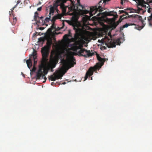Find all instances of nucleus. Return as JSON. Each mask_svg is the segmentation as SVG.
<instances>
[{
    "mask_svg": "<svg viewBox=\"0 0 152 152\" xmlns=\"http://www.w3.org/2000/svg\"><path fill=\"white\" fill-rule=\"evenodd\" d=\"M74 29L75 30V33L74 35V38H72V39L74 43L70 45L71 47L70 50L77 52L78 55L80 56H83L87 58L92 56L94 54V53H91L90 50L82 48V44L80 41L78 40L83 35L82 29L77 26H74Z\"/></svg>",
    "mask_w": 152,
    "mask_h": 152,
    "instance_id": "1",
    "label": "nucleus"
},
{
    "mask_svg": "<svg viewBox=\"0 0 152 152\" xmlns=\"http://www.w3.org/2000/svg\"><path fill=\"white\" fill-rule=\"evenodd\" d=\"M74 61H75V59L73 56L67 57L66 60H62L61 61L62 65L61 69L56 71L51 75L50 79L52 81H55L56 79H61L66 71L76 64Z\"/></svg>",
    "mask_w": 152,
    "mask_h": 152,
    "instance_id": "2",
    "label": "nucleus"
},
{
    "mask_svg": "<svg viewBox=\"0 0 152 152\" xmlns=\"http://www.w3.org/2000/svg\"><path fill=\"white\" fill-rule=\"evenodd\" d=\"M110 0H104L102 2V1H101L98 4L95 6L91 7L90 8V16H93L96 14V16L93 17L96 18L98 21H102L104 20V18L107 16L113 15L112 14V12H102L103 10V8L101 6L105 1H108Z\"/></svg>",
    "mask_w": 152,
    "mask_h": 152,
    "instance_id": "3",
    "label": "nucleus"
},
{
    "mask_svg": "<svg viewBox=\"0 0 152 152\" xmlns=\"http://www.w3.org/2000/svg\"><path fill=\"white\" fill-rule=\"evenodd\" d=\"M48 59L47 57H42V59L41 62V64L42 66L45 67L43 69L42 66H40L36 74V77L37 79H40L42 77V74L46 75L48 73V71L50 70V67H49L48 69L47 67V61Z\"/></svg>",
    "mask_w": 152,
    "mask_h": 152,
    "instance_id": "4",
    "label": "nucleus"
},
{
    "mask_svg": "<svg viewBox=\"0 0 152 152\" xmlns=\"http://www.w3.org/2000/svg\"><path fill=\"white\" fill-rule=\"evenodd\" d=\"M121 39L120 38L116 39L113 40L111 38H109L107 37H106L102 39L101 41L103 45L105 44L107 47L109 48H113L115 47L116 45H120L121 43L120 41Z\"/></svg>",
    "mask_w": 152,
    "mask_h": 152,
    "instance_id": "5",
    "label": "nucleus"
},
{
    "mask_svg": "<svg viewBox=\"0 0 152 152\" xmlns=\"http://www.w3.org/2000/svg\"><path fill=\"white\" fill-rule=\"evenodd\" d=\"M52 44V40L51 38L47 40L46 45L43 47L41 50V52L42 57L48 58L49 53V49Z\"/></svg>",
    "mask_w": 152,
    "mask_h": 152,
    "instance_id": "6",
    "label": "nucleus"
},
{
    "mask_svg": "<svg viewBox=\"0 0 152 152\" xmlns=\"http://www.w3.org/2000/svg\"><path fill=\"white\" fill-rule=\"evenodd\" d=\"M58 61V55H56L54 56H51L49 62H48L47 61V68L48 69L49 66L50 67V70H51V72H53V69L56 67Z\"/></svg>",
    "mask_w": 152,
    "mask_h": 152,
    "instance_id": "7",
    "label": "nucleus"
},
{
    "mask_svg": "<svg viewBox=\"0 0 152 152\" xmlns=\"http://www.w3.org/2000/svg\"><path fill=\"white\" fill-rule=\"evenodd\" d=\"M152 2L151 1H147V2H146L144 1V3H143L142 5L143 6H145L144 7H142V8H140V9L137 8V10H135V12L136 13H144L146 10H147L148 12L150 13L151 12L150 9H151L150 8V7L149 4V3H151Z\"/></svg>",
    "mask_w": 152,
    "mask_h": 152,
    "instance_id": "8",
    "label": "nucleus"
},
{
    "mask_svg": "<svg viewBox=\"0 0 152 152\" xmlns=\"http://www.w3.org/2000/svg\"><path fill=\"white\" fill-rule=\"evenodd\" d=\"M119 12L120 14H121L123 13H125V15L124 14L122 15L121 16H120V18H122V17H123V19H127L128 18L132 17L133 18H138L140 20H141V19H142V18L141 17L137 15H135V14H134V15H132L129 16V14L128 12L123 10H120L119 11Z\"/></svg>",
    "mask_w": 152,
    "mask_h": 152,
    "instance_id": "9",
    "label": "nucleus"
},
{
    "mask_svg": "<svg viewBox=\"0 0 152 152\" xmlns=\"http://www.w3.org/2000/svg\"><path fill=\"white\" fill-rule=\"evenodd\" d=\"M96 57L97 60L100 63H97L95 66V68L96 69H99L101 68L102 66L104 64L105 60L104 58H101L98 54H97Z\"/></svg>",
    "mask_w": 152,
    "mask_h": 152,
    "instance_id": "10",
    "label": "nucleus"
},
{
    "mask_svg": "<svg viewBox=\"0 0 152 152\" xmlns=\"http://www.w3.org/2000/svg\"><path fill=\"white\" fill-rule=\"evenodd\" d=\"M97 70V69H95V66L94 67H91L88 69L86 73H87V74H88L89 76H91L93 75L94 71H95Z\"/></svg>",
    "mask_w": 152,
    "mask_h": 152,
    "instance_id": "11",
    "label": "nucleus"
},
{
    "mask_svg": "<svg viewBox=\"0 0 152 152\" xmlns=\"http://www.w3.org/2000/svg\"><path fill=\"white\" fill-rule=\"evenodd\" d=\"M132 25H135V24L134 23H126L125 24L123 25L122 26L120 27V30L121 31L123 30V29L125 28H127L128 26Z\"/></svg>",
    "mask_w": 152,
    "mask_h": 152,
    "instance_id": "12",
    "label": "nucleus"
},
{
    "mask_svg": "<svg viewBox=\"0 0 152 152\" xmlns=\"http://www.w3.org/2000/svg\"><path fill=\"white\" fill-rule=\"evenodd\" d=\"M38 13L37 12H36L34 13V20L37 21V23L40 24L41 23V21L40 20H37V18H39Z\"/></svg>",
    "mask_w": 152,
    "mask_h": 152,
    "instance_id": "13",
    "label": "nucleus"
},
{
    "mask_svg": "<svg viewBox=\"0 0 152 152\" xmlns=\"http://www.w3.org/2000/svg\"><path fill=\"white\" fill-rule=\"evenodd\" d=\"M31 57H30V58L28 60H27L26 63L28 67L30 69L32 65V63L31 61Z\"/></svg>",
    "mask_w": 152,
    "mask_h": 152,
    "instance_id": "14",
    "label": "nucleus"
},
{
    "mask_svg": "<svg viewBox=\"0 0 152 152\" xmlns=\"http://www.w3.org/2000/svg\"><path fill=\"white\" fill-rule=\"evenodd\" d=\"M37 53L35 52H34L33 53L32 55L31 56V57L33 59H34V64H36L37 63V61L36 60V59L37 58Z\"/></svg>",
    "mask_w": 152,
    "mask_h": 152,
    "instance_id": "15",
    "label": "nucleus"
},
{
    "mask_svg": "<svg viewBox=\"0 0 152 152\" xmlns=\"http://www.w3.org/2000/svg\"><path fill=\"white\" fill-rule=\"evenodd\" d=\"M55 10V9L53 8V7H52V6L51 5L50 8V12L49 15H51L52 13L53 14Z\"/></svg>",
    "mask_w": 152,
    "mask_h": 152,
    "instance_id": "16",
    "label": "nucleus"
},
{
    "mask_svg": "<svg viewBox=\"0 0 152 152\" xmlns=\"http://www.w3.org/2000/svg\"><path fill=\"white\" fill-rule=\"evenodd\" d=\"M78 19V18L77 16H74L72 17V21L73 22L75 23L77 22Z\"/></svg>",
    "mask_w": 152,
    "mask_h": 152,
    "instance_id": "17",
    "label": "nucleus"
},
{
    "mask_svg": "<svg viewBox=\"0 0 152 152\" xmlns=\"http://www.w3.org/2000/svg\"><path fill=\"white\" fill-rule=\"evenodd\" d=\"M51 17V15H49V17H47L44 20L43 23H47V22H48L50 21H51L50 18Z\"/></svg>",
    "mask_w": 152,
    "mask_h": 152,
    "instance_id": "18",
    "label": "nucleus"
},
{
    "mask_svg": "<svg viewBox=\"0 0 152 152\" xmlns=\"http://www.w3.org/2000/svg\"><path fill=\"white\" fill-rule=\"evenodd\" d=\"M13 20V22L12 23V24L13 25H15V24L16 23V21L17 20V19L15 17V18H14Z\"/></svg>",
    "mask_w": 152,
    "mask_h": 152,
    "instance_id": "19",
    "label": "nucleus"
},
{
    "mask_svg": "<svg viewBox=\"0 0 152 152\" xmlns=\"http://www.w3.org/2000/svg\"><path fill=\"white\" fill-rule=\"evenodd\" d=\"M40 78L41 79L43 78L44 80H45V81H43V82H45V81L47 80V78L45 76V75H43V74H42V77H40Z\"/></svg>",
    "mask_w": 152,
    "mask_h": 152,
    "instance_id": "20",
    "label": "nucleus"
},
{
    "mask_svg": "<svg viewBox=\"0 0 152 152\" xmlns=\"http://www.w3.org/2000/svg\"><path fill=\"white\" fill-rule=\"evenodd\" d=\"M40 78L41 79L43 78L44 80H45V81H43V82H45V81L47 80V78L45 76V75H43V74H42V77H40Z\"/></svg>",
    "mask_w": 152,
    "mask_h": 152,
    "instance_id": "21",
    "label": "nucleus"
},
{
    "mask_svg": "<svg viewBox=\"0 0 152 152\" xmlns=\"http://www.w3.org/2000/svg\"><path fill=\"white\" fill-rule=\"evenodd\" d=\"M44 18V17L43 16H41V17H39V18H38V20H40H40H41V23H42V24H43V22L44 20H43V19Z\"/></svg>",
    "mask_w": 152,
    "mask_h": 152,
    "instance_id": "22",
    "label": "nucleus"
},
{
    "mask_svg": "<svg viewBox=\"0 0 152 152\" xmlns=\"http://www.w3.org/2000/svg\"><path fill=\"white\" fill-rule=\"evenodd\" d=\"M57 19V18L55 15L52 18V19L51 20V21L53 23H54Z\"/></svg>",
    "mask_w": 152,
    "mask_h": 152,
    "instance_id": "23",
    "label": "nucleus"
},
{
    "mask_svg": "<svg viewBox=\"0 0 152 152\" xmlns=\"http://www.w3.org/2000/svg\"><path fill=\"white\" fill-rule=\"evenodd\" d=\"M64 37H71V33L70 31H69V34H65L64 36Z\"/></svg>",
    "mask_w": 152,
    "mask_h": 152,
    "instance_id": "24",
    "label": "nucleus"
},
{
    "mask_svg": "<svg viewBox=\"0 0 152 152\" xmlns=\"http://www.w3.org/2000/svg\"><path fill=\"white\" fill-rule=\"evenodd\" d=\"M135 28L138 29L139 30H140L142 28V27H141V26L137 25V26L135 27Z\"/></svg>",
    "mask_w": 152,
    "mask_h": 152,
    "instance_id": "25",
    "label": "nucleus"
},
{
    "mask_svg": "<svg viewBox=\"0 0 152 152\" xmlns=\"http://www.w3.org/2000/svg\"><path fill=\"white\" fill-rule=\"evenodd\" d=\"M56 16L57 19H61L62 17L61 15L60 14L57 15H56Z\"/></svg>",
    "mask_w": 152,
    "mask_h": 152,
    "instance_id": "26",
    "label": "nucleus"
},
{
    "mask_svg": "<svg viewBox=\"0 0 152 152\" xmlns=\"http://www.w3.org/2000/svg\"><path fill=\"white\" fill-rule=\"evenodd\" d=\"M118 24V23H114L113 24L112 27L113 28H115Z\"/></svg>",
    "mask_w": 152,
    "mask_h": 152,
    "instance_id": "27",
    "label": "nucleus"
},
{
    "mask_svg": "<svg viewBox=\"0 0 152 152\" xmlns=\"http://www.w3.org/2000/svg\"><path fill=\"white\" fill-rule=\"evenodd\" d=\"M121 4L123 5V4L124 2H127L128 0H121Z\"/></svg>",
    "mask_w": 152,
    "mask_h": 152,
    "instance_id": "28",
    "label": "nucleus"
},
{
    "mask_svg": "<svg viewBox=\"0 0 152 152\" xmlns=\"http://www.w3.org/2000/svg\"><path fill=\"white\" fill-rule=\"evenodd\" d=\"M148 21L150 22L152 19V15L148 17Z\"/></svg>",
    "mask_w": 152,
    "mask_h": 152,
    "instance_id": "29",
    "label": "nucleus"
},
{
    "mask_svg": "<svg viewBox=\"0 0 152 152\" xmlns=\"http://www.w3.org/2000/svg\"><path fill=\"white\" fill-rule=\"evenodd\" d=\"M50 28H52V29L53 30V29L55 28H56L55 26V24L54 23H53L51 25V26Z\"/></svg>",
    "mask_w": 152,
    "mask_h": 152,
    "instance_id": "30",
    "label": "nucleus"
},
{
    "mask_svg": "<svg viewBox=\"0 0 152 152\" xmlns=\"http://www.w3.org/2000/svg\"><path fill=\"white\" fill-rule=\"evenodd\" d=\"M89 76V75H88V74H87V73L86 74L85 76V80H86L88 78V76Z\"/></svg>",
    "mask_w": 152,
    "mask_h": 152,
    "instance_id": "31",
    "label": "nucleus"
},
{
    "mask_svg": "<svg viewBox=\"0 0 152 152\" xmlns=\"http://www.w3.org/2000/svg\"><path fill=\"white\" fill-rule=\"evenodd\" d=\"M53 29L51 28H50L48 30V31L49 32H51L52 31Z\"/></svg>",
    "mask_w": 152,
    "mask_h": 152,
    "instance_id": "32",
    "label": "nucleus"
},
{
    "mask_svg": "<svg viewBox=\"0 0 152 152\" xmlns=\"http://www.w3.org/2000/svg\"><path fill=\"white\" fill-rule=\"evenodd\" d=\"M42 9V7H40L39 8H38L37 9V10L38 11H41Z\"/></svg>",
    "mask_w": 152,
    "mask_h": 152,
    "instance_id": "33",
    "label": "nucleus"
},
{
    "mask_svg": "<svg viewBox=\"0 0 152 152\" xmlns=\"http://www.w3.org/2000/svg\"><path fill=\"white\" fill-rule=\"evenodd\" d=\"M39 40L40 41H43V39L41 37L39 39Z\"/></svg>",
    "mask_w": 152,
    "mask_h": 152,
    "instance_id": "34",
    "label": "nucleus"
},
{
    "mask_svg": "<svg viewBox=\"0 0 152 152\" xmlns=\"http://www.w3.org/2000/svg\"><path fill=\"white\" fill-rule=\"evenodd\" d=\"M20 2L21 1L20 0H18L17 1V4L18 5Z\"/></svg>",
    "mask_w": 152,
    "mask_h": 152,
    "instance_id": "35",
    "label": "nucleus"
},
{
    "mask_svg": "<svg viewBox=\"0 0 152 152\" xmlns=\"http://www.w3.org/2000/svg\"><path fill=\"white\" fill-rule=\"evenodd\" d=\"M44 29V28L43 27H41L39 28V29L41 30H43Z\"/></svg>",
    "mask_w": 152,
    "mask_h": 152,
    "instance_id": "36",
    "label": "nucleus"
},
{
    "mask_svg": "<svg viewBox=\"0 0 152 152\" xmlns=\"http://www.w3.org/2000/svg\"><path fill=\"white\" fill-rule=\"evenodd\" d=\"M55 84H56V83H54L53 82H52L51 83V85H52V86L55 85Z\"/></svg>",
    "mask_w": 152,
    "mask_h": 152,
    "instance_id": "37",
    "label": "nucleus"
},
{
    "mask_svg": "<svg viewBox=\"0 0 152 152\" xmlns=\"http://www.w3.org/2000/svg\"><path fill=\"white\" fill-rule=\"evenodd\" d=\"M41 2L40 1H39V2L37 4V6H38V5H39V4H41Z\"/></svg>",
    "mask_w": 152,
    "mask_h": 152,
    "instance_id": "38",
    "label": "nucleus"
},
{
    "mask_svg": "<svg viewBox=\"0 0 152 152\" xmlns=\"http://www.w3.org/2000/svg\"><path fill=\"white\" fill-rule=\"evenodd\" d=\"M37 33H36V34H33V37H34V36H36V34Z\"/></svg>",
    "mask_w": 152,
    "mask_h": 152,
    "instance_id": "39",
    "label": "nucleus"
},
{
    "mask_svg": "<svg viewBox=\"0 0 152 152\" xmlns=\"http://www.w3.org/2000/svg\"><path fill=\"white\" fill-rule=\"evenodd\" d=\"M18 5L17 4H16V5H15V6L14 7V8H16V7H17V6H18Z\"/></svg>",
    "mask_w": 152,
    "mask_h": 152,
    "instance_id": "40",
    "label": "nucleus"
},
{
    "mask_svg": "<svg viewBox=\"0 0 152 152\" xmlns=\"http://www.w3.org/2000/svg\"><path fill=\"white\" fill-rule=\"evenodd\" d=\"M15 8H14V7H13V8H12L11 9V11H12Z\"/></svg>",
    "mask_w": 152,
    "mask_h": 152,
    "instance_id": "41",
    "label": "nucleus"
},
{
    "mask_svg": "<svg viewBox=\"0 0 152 152\" xmlns=\"http://www.w3.org/2000/svg\"><path fill=\"white\" fill-rule=\"evenodd\" d=\"M62 84L64 85L66 84V83L65 82H64L62 83Z\"/></svg>",
    "mask_w": 152,
    "mask_h": 152,
    "instance_id": "42",
    "label": "nucleus"
},
{
    "mask_svg": "<svg viewBox=\"0 0 152 152\" xmlns=\"http://www.w3.org/2000/svg\"><path fill=\"white\" fill-rule=\"evenodd\" d=\"M86 11L87 12H85V13H86H86H87V12H88V11H87V10H86Z\"/></svg>",
    "mask_w": 152,
    "mask_h": 152,
    "instance_id": "43",
    "label": "nucleus"
},
{
    "mask_svg": "<svg viewBox=\"0 0 152 152\" xmlns=\"http://www.w3.org/2000/svg\"><path fill=\"white\" fill-rule=\"evenodd\" d=\"M100 40H98V41L99 42H100L99 41H100Z\"/></svg>",
    "mask_w": 152,
    "mask_h": 152,
    "instance_id": "44",
    "label": "nucleus"
},
{
    "mask_svg": "<svg viewBox=\"0 0 152 152\" xmlns=\"http://www.w3.org/2000/svg\"><path fill=\"white\" fill-rule=\"evenodd\" d=\"M91 80H92V77H91Z\"/></svg>",
    "mask_w": 152,
    "mask_h": 152,
    "instance_id": "45",
    "label": "nucleus"
}]
</instances>
